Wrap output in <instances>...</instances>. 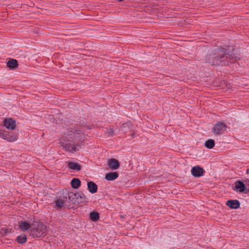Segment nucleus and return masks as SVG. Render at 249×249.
I'll return each mask as SVG.
<instances>
[{"label":"nucleus","mask_w":249,"mask_h":249,"mask_svg":"<svg viewBox=\"0 0 249 249\" xmlns=\"http://www.w3.org/2000/svg\"><path fill=\"white\" fill-rule=\"evenodd\" d=\"M68 167L73 170L80 171L81 170V166L75 162H70L68 163Z\"/></svg>","instance_id":"obj_15"},{"label":"nucleus","mask_w":249,"mask_h":249,"mask_svg":"<svg viewBox=\"0 0 249 249\" xmlns=\"http://www.w3.org/2000/svg\"><path fill=\"white\" fill-rule=\"evenodd\" d=\"M235 188L240 193H243L246 190L245 184L240 180H237L235 182Z\"/></svg>","instance_id":"obj_9"},{"label":"nucleus","mask_w":249,"mask_h":249,"mask_svg":"<svg viewBox=\"0 0 249 249\" xmlns=\"http://www.w3.org/2000/svg\"><path fill=\"white\" fill-rule=\"evenodd\" d=\"M88 201V198L86 196L81 192H78L77 194L76 200L75 201L76 204L84 203Z\"/></svg>","instance_id":"obj_7"},{"label":"nucleus","mask_w":249,"mask_h":249,"mask_svg":"<svg viewBox=\"0 0 249 249\" xmlns=\"http://www.w3.org/2000/svg\"><path fill=\"white\" fill-rule=\"evenodd\" d=\"M78 192H70L68 194L67 198L72 204H75V201L77 198V194Z\"/></svg>","instance_id":"obj_12"},{"label":"nucleus","mask_w":249,"mask_h":249,"mask_svg":"<svg viewBox=\"0 0 249 249\" xmlns=\"http://www.w3.org/2000/svg\"><path fill=\"white\" fill-rule=\"evenodd\" d=\"M118 177V174L117 172H110L106 174L105 178L107 180H113Z\"/></svg>","instance_id":"obj_13"},{"label":"nucleus","mask_w":249,"mask_h":249,"mask_svg":"<svg viewBox=\"0 0 249 249\" xmlns=\"http://www.w3.org/2000/svg\"><path fill=\"white\" fill-rule=\"evenodd\" d=\"M88 188L91 194H94L97 191V185L93 182L90 181L88 183Z\"/></svg>","instance_id":"obj_11"},{"label":"nucleus","mask_w":249,"mask_h":249,"mask_svg":"<svg viewBox=\"0 0 249 249\" xmlns=\"http://www.w3.org/2000/svg\"><path fill=\"white\" fill-rule=\"evenodd\" d=\"M55 204L58 207L61 208L63 206L64 202L62 199H57L55 201Z\"/></svg>","instance_id":"obj_24"},{"label":"nucleus","mask_w":249,"mask_h":249,"mask_svg":"<svg viewBox=\"0 0 249 249\" xmlns=\"http://www.w3.org/2000/svg\"><path fill=\"white\" fill-rule=\"evenodd\" d=\"M71 185L73 188L77 189L81 185V181L78 178H73L71 181Z\"/></svg>","instance_id":"obj_16"},{"label":"nucleus","mask_w":249,"mask_h":249,"mask_svg":"<svg viewBox=\"0 0 249 249\" xmlns=\"http://www.w3.org/2000/svg\"><path fill=\"white\" fill-rule=\"evenodd\" d=\"M191 173L195 177H200L203 176L204 170L199 166H195L192 168Z\"/></svg>","instance_id":"obj_5"},{"label":"nucleus","mask_w":249,"mask_h":249,"mask_svg":"<svg viewBox=\"0 0 249 249\" xmlns=\"http://www.w3.org/2000/svg\"><path fill=\"white\" fill-rule=\"evenodd\" d=\"M109 133H110V134H111V135H112V134H113V131H112V129H111V130H110V131Z\"/></svg>","instance_id":"obj_29"},{"label":"nucleus","mask_w":249,"mask_h":249,"mask_svg":"<svg viewBox=\"0 0 249 249\" xmlns=\"http://www.w3.org/2000/svg\"><path fill=\"white\" fill-rule=\"evenodd\" d=\"M128 126V124H123V127H124V128L126 127H127Z\"/></svg>","instance_id":"obj_26"},{"label":"nucleus","mask_w":249,"mask_h":249,"mask_svg":"<svg viewBox=\"0 0 249 249\" xmlns=\"http://www.w3.org/2000/svg\"><path fill=\"white\" fill-rule=\"evenodd\" d=\"M90 218L93 221H96L99 218V214L97 212H93L90 213Z\"/></svg>","instance_id":"obj_20"},{"label":"nucleus","mask_w":249,"mask_h":249,"mask_svg":"<svg viewBox=\"0 0 249 249\" xmlns=\"http://www.w3.org/2000/svg\"><path fill=\"white\" fill-rule=\"evenodd\" d=\"M240 58L239 57H237V56H235V58H234V60H236V59H239Z\"/></svg>","instance_id":"obj_28"},{"label":"nucleus","mask_w":249,"mask_h":249,"mask_svg":"<svg viewBox=\"0 0 249 249\" xmlns=\"http://www.w3.org/2000/svg\"><path fill=\"white\" fill-rule=\"evenodd\" d=\"M205 146L209 149L213 148L215 145V142L212 139H209L205 142Z\"/></svg>","instance_id":"obj_18"},{"label":"nucleus","mask_w":249,"mask_h":249,"mask_svg":"<svg viewBox=\"0 0 249 249\" xmlns=\"http://www.w3.org/2000/svg\"><path fill=\"white\" fill-rule=\"evenodd\" d=\"M62 146L63 148H64L67 151L74 152L76 151V145L72 144L71 143H63Z\"/></svg>","instance_id":"obj_10"},{"label":"nucleus","mask_w":249,"mask_h":249,"mask_svg":"<svg viewBox=\"0 0 249 249\" xmlns=\"http://www.w3.org/2000/svg\"><path fill=\"white\" fill-rule=\"evenodd\" d=\"M223 64H224V65H226V63H223ZM221 65H223V64H221Z\"/></svg>","instance_id":"obj_30"},{"label":"nucleus","mask_w":249,"mask_h":249,"mask_svg":"<svg viewBox=\"0 0 249 249\" xmlns=\"http://www.w3.org/2000/svg\"><path fill=\"white\" fill-rule=\"evenodd\" d=\"M227 125L223 123L218 122L216 123L212 128V132L215 136L222 134L226 131Z\"/></svg>","instance_id":"obj_3"},{"label":"nucleus","mask_w":249,"mask_h":249,"mask_svg":"<svg viewBox=\"0 0 249 249\" xmlns=\"http://www.w3.org/2000/svg\"><path fill=\"white\" fill-rule=\"evenodd\" d=\"M84 138V135L82 133H77L74 134V139H79V141L83 140Z\"/></svg>","instance_id":"obj_23"},{"label":"nucleus","mask_w":249,"mask_h":249,"mask_svg":"<svg viewBox=\"0 0 249 249\" xmlns=\"http://www.w3.org/2000/svg\"><path fill=\"white\" fill-rule=\"evenodd\" d=\"M3 124L7 129L9 130H14L16 127V122L11 118L4 119Z\"/></svg>","instance_id":"obj_4"},{"label":"nucleus","mask_w":249,"mask_h":249,"mask_svg":"<svg viewBox=\"0 0 249 249\" xmlns=\"http://www.w3.org/2000/svg\"><path fill=\"white\" fill-rule=\"evenodd\" d=\"M18 140V136L17 135L14 134H10L9 133V135L8 136V138H7V141L9 142H13Z\"/></svg>","instance_id":"obj_21"},{"label":"nucleus","mask_w":249,"mask_h":249,"mask_svg":"<svg viewBox=\"0 0 249 249\" xmlns=\"http://www.w3.org/2000/svg\"><path fill=\"white\" fill-rule=\"evenodd\" d=\"M7 65L11 69H14L18 67V64L16 59H12L7 62Z\"/></svg>","instance_id":"obj_17"},{"label":"nucleus","mask_w":249,"mask_h":249,"mask_svg":"<svg viewBox=\"0 0 249 249\" xmlns=\"http://www.w3.org/2000/svg\"><path fill=\"white\" fill-rule=\"evenodd\" d=\"M226 205L231 209H238L240 207V203L237 200H229L226 202Z\"/></svg>","instance_id":"obj_8"},{"label":"nucleus","mask_w":249,"mask_h":249,"mask_svg":"<svg viewBox=\"0 0 249 249\" xmlns=\"http://www.w3.org/2000/svg\"><path fill=\"white\" fill-rule=\"evenodd\" d=\"M8 135H9V133L8 132L0 130V137L1 138L7 140Z\"/></svg>","instance_id":"obj_22"},{"label":"nucleus","mask_w":249,"mask_h":249,"mask_svg":"<svg viewBox=\"0 0 249 249\" xmlns=\"http://www.w3.org/2000/svg\"><path fill=\"white\" fill-rule=\"evenodd\" d=\"M246 173L247 174H249V168L246 170Z\"/></svg>","instance_id":"obj_27"},{"label":"nucleus","mask_w":249,"mask_h":249,"mask_svg":"<svg viewBox=\"0 0 249 249\" xmlns=\"http://www.w3.org/2000/svg\"><path fill=\"white\" fill-rule=\"evenodd\" d=\"M107 165L112 170H116L120 166V163L118 160L115 159H111L108 160Z\"/></svg>","instance_id":"obj_6"},{"label":"nucleus","mask_w":249,"mask_h":249,"mask_svg":"<svg viewBox=\"0 0 249 249\" xmlns=\"http://www.w3.org/2000/svg\"><path fill=\"white\" fill-rule=\"evenodd\" d=\"M243 193L245 194H249V188L248 189L246 188V190Z\"/></svg>","instance_id":"obj_25"},{"label":"nucleus","mask_w":249,"mask_h":249,"mask_svg":"<svg viewBox=\"0 0 249 249\" xmlns=\"http://www.w3.org/2000/svg\"><path fill=\"white\" fill-rule=\"evenodd\" d=\"M16 241L18 243L23 244L26 242L27 237L25 235H20L17 237Z\"/></svg>","instance_id":"obj_19"},{"label":"nucleus","mask_w":249,"mask_h":249,"mask_svg":"<svg viewBox=\"0 0 249 249\" xmlns=\"http://www.w3.org/2000/svg\"><path fill=\"white\" fill-rule=\"evenodd\" d=\"M47 227L42 223L38 224L36 228L30 230V234L33 237L43 238L46 234Z\"/></svg>","instance_id":"obj_1"},{"label":"nucleus","mask_w":249,"mask_h":249,"mask_svg":"<svg viewBox=\"0 0 249 249\" xmlns=\"http://www.w3.org/2000/svg\"><path fill=\"white\" fill-rule=\"evenodd\" d=\"M227 50L229 51V52L231 50L233 51V49L231 47H228L227 49H224V48H220L216 50V53L218 54L219 55L217 57H215L214 60L211 62L213 65H220V63H221L222 62L220 60V59H221L222 57H224V55H226V57H228V55L229 56H231V54H229L227 52ZM231 56L232 57V58H233V57L232 56V54L231 55Z\"/></svg>","instance_id":"obj_2"},{"label":"nucleus","mask_w":249,"mask_h":249,"mask_svg":"<svg viewBox=\"0 0 249 249\" xmlns=\"http://www.w3.org/2000/svg\"><path fill=\"white\" fill-rule=\"evenodd\" d=\"M18 225L20 229L23 231H26L30 228V224L26 221H20Z\"/></svg>","instance_id":"obj_14"}]
</instances>
